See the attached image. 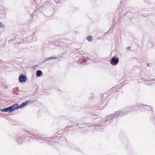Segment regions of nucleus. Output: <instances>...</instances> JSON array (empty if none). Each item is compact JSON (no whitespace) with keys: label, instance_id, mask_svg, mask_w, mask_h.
<instances>
[{"label":"nucleus","instance_id":"f257e3e1","mask_svg":"<svg viewBox=\"0 0 155 155\" xmlns=\"http://www.w3.org/2000/svg\"><path fill=\"white\" fill-rule=\"evenodd\" d=\"M18 78L19 81L20 82H25L27 81V77L24 75H20Z\"/></svg>","mask_w":155,"mask_h":155},{"label":"nucleus","instance_id":"f03ea898","mask_svg":"<svg viewBox=\"0 0 155 155\" xmlns=\"http://www.w3.org/2000/svg\"><path fill=\"white\" fill-rule=\"evenodd\" d=\"M119 60L117 59L112 58L110 61V64L112 65H116L118 63Z\"/></svg>","mask_w":155,"mask_h":155},{"label":"nucleus","instance_id":"7ed1b4c3","mask_svg":"<svg viewBox=\"0 0 155 155\" xmlns=\"http://www.w3.org/2000/svg\"><path fill=\"white\" fill-rule=\"evenodd\" d=\"M11 112L19 108L18 104H16L9 107Z\"/></svg>","mask_w":155,"mask_h":155},{"label":"nucleus","instance_id":"20e7f679","mask_svg":"<svg viewBox=\"0 0 155 155\" xmlns=\"http://www.w3.org/2000/svg\"><path fill=\"white\" fill-rule=\"evenodd\" d=\"M42 72L41 70H38L36 72V75L37 77H40L41 76L42 74Z\"/></svg>","mask_w":155,"mask_h":155},{"label":"nucleus","instance_id":"39448f33","mask_svg":"<svg viewBox=\"0 0 155 155\" xmlns=\"http://www.w3.org/2000/svg\"><path fill=\"white\" fill-rule=\"evenodd\" d=\"M1 110L2 112H7L8 111L10 112H11L9 107H7V108H4V109H1Z\"/></svg>","mask_w":155,"mask_h":155},{"label":"nucleus","instance_id":"423d86ee","mask_svg":"<svg viewBox=\"0 0 155 155\" xmlns=\"http://www.w3.org/2000/svg\"><path fill=\"white\" fill-rule=\"evenodd\" d=\"M28 102V101H27L26 102H23L19 106L18 105L19 108H21L25 106L27 104Z\"/></svg>","mask_w":155,"mask_h":155},{"label":"nucleus","instance_id":"0eeeda50","mask_svg":"<svg viewBox=\"0 0 155 155\" xmlns=\"http://www.w3.org/2000/svg\"><path fill=\"white\" fill-rule=\"evenodd\" d=\"M123 114L122 112H116V113L114 114V115L115 116H118L120 115H122Z\"/></svg>","mask_w":155,"mask_h":155},{"label":"nucleus","instance_id":"6e6552de","mask_svg":"<svg viewBox=\"0 0 155 155\" xmlns=\"http://www.w3.org/2000/svg\"><path fill=\"white\" fill-rule=\"evenodd\" d=\"M92 37V36H89L87 38V39L88 41H91V38Z\"/></svg>","mask_w":155,"mask_h":155},{"label":"nucleus","instance_id":"1a4fd4ad","mask_svg":"<svg viewBox=\"0 0 155 155\" xmlns=\"http://www.w3.org/2000/svg\"><path fill=\"white\" fill-rule=\"evenodd\" d=\"M49 60L48 58H45L42 61L43 63H44Z\"/></svg>","mask_w":155,"mask_h":155},{"label":"nucleus","instance_id":"9d476101","mask_svg":"<svg viewBox=\"0 0 155 155\" xmlns=\"http://www.w3.org/2000/svg\"><path fill=\"white\" fill-rule=\"evenodd\" d=\"M0 27L2 28L4 27V25L2 23L0 22Z\"/></svg>","mask_w":155,"mask_h":155},{"label":"nucleus","instance_id":"9b49d317","mask_svg":"<svg viewBox=\"0 0 155 155\" xmlns=\"http://www.w3.org/2000/svg\"><path fill=\"white\" fill-rule=\"evenodd\" d=\"M48 58V59L49 60V59H52L54 58H56V57H54V58H53L52 57H49V58Z\"/></svg>","mask_w":155,"mask_h":155}]
</instances>
